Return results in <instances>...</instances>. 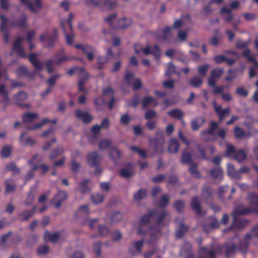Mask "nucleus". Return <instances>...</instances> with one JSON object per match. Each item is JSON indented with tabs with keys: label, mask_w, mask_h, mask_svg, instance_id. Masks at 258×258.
Listing matches in <instances>:
<instances>
[{
	"label": "nucleus",
	"mask_w": 258,
	"mask_h": 258,
	"mask_svg": "<svg viewBox=\"0 0 258 258\" xmlns=\"http://www.w3.org/2000/svg\"><path fill=\"white\" fill-rule=\"evenodd\" d=\"M247 200L250 204L249 208H246L243 205H240L235 208L232 215L233 216L232 227L234 226L236 228H241L242 227L237 225V223L238 222L240 223H243V221L236 219L235 215H245L258 212V196L253 193H250L247 196Z\"/></svg>",
	"instance_id": "nucleus-1"
},
{
	"label": "nucleus",
	"mask_w": 258,
	"mask_h": 258,
	"mask_svg": "<svg viewBox=\"0 0 258 258\" xmlns=\"http://www.w3.org/2000/svg\"><path fill=\"white\" fill-rule=\"evenodd\" d=\"M165 215V212H163L159 214L156 211L151 212L149 215H144L137 224L138 234L144 235L150 221L156 220L160 223L164 219Z\"/></svg>",
	"instance_id": "nucleus-2"
},
{
	"label": "nucleus",
	"mask_w": 258,
	"mask_h": 258,
	"mask_svg": "<svg viewBox=\"0 0 258 258\" xmlns=\"http://www.w3.org/2000/svg\"><path fill=\"white\" fill-rule=\"evenodd\" d=\"M0 18L2 21L0 29L3 31H6L14 27H23L26 25L27 21V17L24 15L22 16L21 20L17 23L10 21L8 18L4 15H1Z\"/></svg>",
	"instance_id": "nucleus-3"
},
{
	"label": "nucleus",
	"mask_w": 258,
	"mask_h": 258,
	"mask_svg": "<svg viewBox=\"0 0 258 258\" xmlns=\"http://www.w3.org/2000/svg\"><path fill=\"white\" fill-rule=\"evenodd\" d=\"M41 157L40 155H35L34 156L32 159L29 161V163L32 168V170L29 171L26 174V180H28L33 177L34 175V171L36 170L37 168H40L42 171L45 173L48 171L49 167L46 164H41L39 166H38V162L40 161Z\"/></svg>",
	"instance_id": "nucleus-4"
},
{
	"label": "nucleus",
	"mask_w": 258,
	"mask_h": 258,
	"mask_svg": "<svg viewBox=\"0 0 258 258\" xmlns=\"http://www.w3.org/2000/svg\"><path fill=\"white\" fill-rule=\"evenodd\" d=\"M75 47L81 50L89 61H92L98 55L97 49L87 44H77L75 45Z\"/></svg>",
	"instance_id": "nucleus-5"
},
{
	"label": "nucleus",
	"mask_w": 258,
	"mask_h": 258,
	"mask_svg": "<svg viewBox=\"0 0 258 258\" xmlns=\"http://www.w3.org/2000/svg\"><path fill=\"white\" fill-rule=\"evenodd\" d=\"M135 51L138 54L141 52L146 55L152 53L156 58L161 55V51L157 45H155L152 49L150 46H148L146 48H143L140 44H136L135 45Z\"/></svg>",
	"instance_id": "nucleus-6"
},
{
	"label": "nucleus",
	"mask_w": 258,
	"mask_h": 258,
	"mask_svg": "<svg viewBox=\"0 0 258 258\" xmlns=\"http://www.w3.org/2000/svg\"><path fill=\"white\" fill-rule=\"evenodd\" d=\"M21 4L27 7L32 12L37 13L42 8V0H20Z\"/></svg>",
	"instance_id": "nucleus-7"
},
{
	"label": "nucleus",
	"mask_w": 258,
	"mask_h": 258,
	"mask_svg": "<svg viewBox=\"0 0 258 258\" xmlns=\"http://www.w3.org/2000/svg\"><path fill=\"white\" fill-rule=\"evenodd\" d=\"M212 104L220 121L229 115L230 110L228 107L223 109L221 105L217 104L215 101L213 102Z\"/></svg>",
	"instance_id": "nucleus-8"
},
{
	"label": "nucleus",
	"mask_w": 258,
	"mask_h": 258,
	"mask_svg": "<svg viewBox=\"0 0 258 258\" xmlns=\"http://www.w3.org/2000/svg\"><path fill=\"white\" fill-rule=\"evenodd\" d=\"M125 81L128 84H132L134 90H138L141 87V81L135 77L132 73L127 74L125 76Z\"/></svg>",
	"instance_id": "nucleus-9"
},
{
	"label": "nucleus",
	"mask_w": 258,
	"mask_h": 258,
	"mask_svg": "<svg viewBox=\"0 0 258 258\" xmlns=\"http://www.w3.org/2000/svg\"><path fill=\"white\" fill-rule=\"evenodd\" d=\"M223 70L222 68H218L213 70L211 72V76L208 79V85L214 86L218 79L223 74Z\"/></svg>",
	"instance_id": "nucleus-10"
},
{
	"label": "nucleus",
	"mask_w": 258,
	"mask_h": 258,
	"mask_svg": "<svg viewBox=\"0 0 258 258\" xmlns=\"http://www.w3.org/2000/svg\"><path fill=\"white\" fill-rule=\"evenodd\" d=\"M29 61L34 66L35 71L33 73L42 70L44 68V63L38 61L37 59V54L31 53L28 56Z\"/></svg>",
	"instance_id": "nucleus-11"
},
{
	"label": "nucleus",
	"mask_w": 258,
	"mask_h": 258,
	"mask_svg": "<svg viewBox=\"0 0 258 258\" xmlns=\"http://www.w3.org/2000/svg\"><path fill=\"white\" fill-rule=\"evenodd\" d=\"M101 157L96 152L88 153L87 157V162L90 167H94L97 165Z\"/></svg>",
	"instance_id": "nucleus-12"
},
{
	"label": "nucleus",
	"mask_w": 258,
	"mask_h": 258,
	"mask_svg": "<svg viewBox=\"0 0 258 258\" xmlns=\"http://www.w3.org/2000/svg\"><path fill=\"white\" fill-rule=\"evenodd\" d=\"M24 40V38L19 37L17 38L14 42L13 46L14 48L18 55H20L23 57L26 56V54L25 53L24 50L21 46V43Z\"/></svg>",
	"instance_id": "nucleus-13"
},
{
	"label": "nucleus",
	"mask_w": 258,
	"mask_h": 258,
	"mask_svg": "<svg viewBox=\"0 0 258 258\" xmlns=\"http://www.w3.org/2000/svg\"><path fill=\"white\" fill-rule=\"evenodd\" d=\"M67 58L66 57H61L58 58H55V59L52 61L51 60H48L46 62V66L47 68V71L49 73H51L54 71L53 69V66L54 64L59 65L61 62L65 60H67Z\"/></svg>",
	"instance_id": "nucleus-14"
},
{
	"label": "nucleus",
	"mask_w": 258,
	"mask_h": 258,
	"mask_svg": "<svg viewBox=\"0 0 258 258\" xmlns=\"http://www.w3.org/2000/svg\"><path fill=\"white\" fill-rule=\"evenodd\" d=\"M67 195L64 191H60L55 196L53 202L55 203L54 207L56 208L60 207L61 203L66 199Z\"/></svg>",
	"instance_id": "nucleus-15"
},
{
	"label": "nucleus",
	"mask_w": 258,
	"mask_h": 258,
	"mask_svg": "<svg viewBox=\"0 0 258 258\" xmlns=\"http://www.w3.org/2000/svg\"><path fill=\"white\" fill-rule=\"evenodd\" d=\"M75 114L78 118L82 120L85 123L90 122L93 118L91 115L87 112L80 110H77Z\"/></svg>",
	"instance_id": "nucleus-16"
},
{
	"label": "nucleus",
	"mask_w": 258,
	"mask_h": 258,
	"mask_svg": "<svg viewBox=\"0 0 258 258\" xmlns=\"http://www.w3.org/2000/svg\"><path fill=\"white\" fill-rule=\"evenodd\" d=\"M132 23L130 19L122 18L117 19L115 28H125L130 26Z\"/></svg>",
	"instance_id": "nucleus-17"
},
{
	"label": "nucleus",
	"mask_w": 258,
	"mask_h": 258,
	"mask_svg": "<svg viewBox=\"0 0 258 258\" xmlns=\"http://www.w3.org/2000/svg\"><path fill=\"white\" fill-rule=\"evenodd\" d=\"M90 213L88 206L87 205L81 206L75 213L76 218H81L88 215Z\"/></svg>",
	"instance_id": "nucleus-18"
},
{
	"label": "nucleus",
	"mask_w": 258,
	"mask_h": 258,
	"mask_svg": "<svg viewBox=\"0 0 258 258\" xmlns=\"http://www.w3.org/2000/svg\"><path fill=\"white\" fill-rule=\"evenodd\" d=\"M143 245L142 240L135 241L132 244V247L130 249V252L133 254H137L141 251Z\"/></svg>",
	"instance_id": "nucleus-19"
},
{
	"label": "nucleus",
	"mask_w": 258,
	"mask_h": 258,
	"mask_svg": "<svg viewBox=\"0 0 258 258\" xmlns=\"http://www.w3.org/2000/svg\"><path fill=\"white\" fill-rule=\"evenodd\" d=\"M20 143L24 145H32L35 143L34 139L31 137L27 136L25 133H23L20 138Z\"/></svg>",
	"instance_id": "nucleus-20"
},
{
	"label": "nucleus",
	"mask_w": 258,
	"mask_h": 258,
	"mask_svg": "<svg viewBox=\"0 0 258 258\" xmlns=\"http://www.w3.org/2000/svg\"><path fill=\"white\" fill-rule=\"evenodd\" d=\"M200 258H215L213 250L203 247L200 252Z\"/></svg>",
	"instance_id": "nucleus-21"
},
{
	"label": "nucleus",
	"mask_w": 258,
	"mask_h": 258,
	"mask_svg": "<svg viewBox=\"0 0 258 258\" xmlns=\"http://www.w3.org/2000/svg\"><path fill=\"white\" fill-rule=\"evenodd\" d=\"M205 122L203 117H199L193 119L191 122V127L194 131H197Z\"/></svg>",
	"instance_id": "nucleus-22"
},
{
	"label": "nucleus",
	"mask_w": 258,
	"mask_h": 258,
	"mask_svg": "<svg viewBox=\"0 0 258 258\" xmlns=\"http://www.w3.org/2000/svg\"><path fill=\"white\" fill-rule=\"evenodd\" d=\"M228 175L234 178H240V176L238 170H235L233 165L228 164L227 166Z\"/></svg>",
	"instance_id": "nucleus-23"
},
{
	"label": "nucleus",
	"mask_w": 258,
	"mask_h": 258,
	"mask_svg": "<svg viewBox=\"0 0 258 258\" xmlns=\"http://www.w3.org/2000/svg\"><path fill=\"white\" fill-rule=\"evenodd\" d=\"M179 148V144L174 139H171L169 140L168 146V150L171 153H176Z\"/></svg>",
	"instance_id": "nucleus-24"
},
{
	"label": "nucleus",
	"mask_w": 258,
	"mask_h": 258,
	"mask_svg": "<svg viewBox=\"0 0 258 258\" xmlns=\"http://www.w3.org/2000/svg\"><path fill=\"white\" fill-rule=\"evenodd\" d=\"M211 175L213 178L220 181L223 178V173L220 167H217L211 170Z\"/></svg>",
	"instance_id": "nucleus-25"
},
{
	"label": "nucleus",
	"mask_w": 258,
	"mask_h": 258,
	"mask_svg": "<svg viewBox=\"0 0 258 258\" xmlns=\"http://www.w3.org/2000/svg\"><path fill=\"white\" fill-rule=\"evenodd\" d=\"M57 120L56 119L53 120H50L47 118H45L42 121L39 123L36 124L35 125L30 127L28 128L29 130H35L41 128L45 124L47 123H51L53 124L56 123Z\"/></svg>",
	"instance_id": "nucleus-26"
},
{
	"label": "nucleus",
	"mask_w": 258,
	"mask_h": 258,
	"mask_svg": "<svg viewBox=\"0 0 258 258\" xmlns=\"http://www.w3.org/2000/svg\"><path fill=\"white\" fill-rule=\"evenodd\" d=\"M247 153L243 150H237V152L232 157L235 159L237 162L241 163L243 162L246 158Z\"/></svg>",
	"instance_id": "nucleus-27"
},
{
	"label": "nucleus",
	"mask_w": 258,
	"mask_h": 258,
	"mask_svg": "<svg viewBox=\"0 0 258 258\" xmlns=\"http://www.w3.org/2000/svg\"><path fill=\"white\" fill-rule=\"evenodd\" d=\"M59 238L58 233H50L48 231L45 232L44 239L45 241H50L52 242H56Z\"/></svg>",
	"instance_id": "nucleus-28"
},
{
	"label": "nucleus",
	"mask_w": 258,
	"mask_h": 258,
	"mask_svg": "<svg viewBox=\"0 0 258 258\" xmlns=\"http://www.w3.org/2000/svg\"><path fill=\"white\" fill-rule=\"evenodd\" d=\"M35 211V207L33 208L32 210H27L24 211L19 215V218L22 221H27L34 214Z\"/></svg>",
	"instance_id": "nucleus-29"
},
{
	"label": "nucleus",
	"mask_w": 258,
	"mask_h": 258,
	"mask_svg": "<svg viewBox=\"0 0 258 258\" xmlns=\"http://www.w3.org/2000/svg\"><path fill=\"white\" fill-rule=\"evenodd\" d=\"M120 175L124 178H127L134 174V169L132 165H130L128 168H122L120 172Z\"/></svg>",
	"instance_id": "nucleus-30"
},
{
	"label": "nucleus",
	"mask_w": 258,
	"mask_h": 258,
	"mask_svg": "<svg viewBox=\"0 0 258 258\" xmlns=\"http://www.w3.org/2000/svg\"><path fill=\"white\" fill-rule=\"evenodd\" d=\"M156 138L155 141L161 146V150H162L164 144L165 143V140L163 138V132L160 129H158L156 132Z\"/></svg>",
	"instance_id": "nucleus-31"
},
{
	"label": "nucleus",
	"mask_w": 258,
	"mask_h": 258,
	"mask_svg": "<svg viewBox=\"0 0 258 258\" xmlns=\"http://www.w3.org/2000/svg\"><path fill=\"white\" fill-rule=\"evenodd\" d=\"M219 125L215 121H211L210 125V128L208 131H204L202 133V136L209 135L210 136H214L216 129L217 128Z\"/></svg>",
	"instance_id": "nucleus-32"
},
{
	"label": "nucleus",
	"mask_w": 258,
	"mask_h": 258,
	"mask_svg": "<svg viewBox=\"0 0 258 258\" xmlns=\"http://www.w3.org/2000/svg\"><path fill=\"white\" fill-rule=\"evenodd\" d=\"M38 118V115L34 113H27L23 116V121L25 123H31Z\"/></svg>",
	"instance_id": "nucleus-33"
},
{
	"label": "nucleus",
	"mask_w": 258,
	"mask_h": 258,
	"mask_svg": "<svg viewBox=\"0 0 258 258\" xmlns=\"http://www.w3.org/2000/svg\"><path fill=\"white\" fill-rule=\"evenodd\" d=\"M142 104L144 107H148L151 106H156L157 105L156 100L153 97H146L144 98L142 101Z\"/></svg>",
	"instance_id": "nucleus-34"
},
{
	"label": "nucleus",
	"mask_w": 258,
	"mask_h": 258,
	"mask_svg": "<svg viewBox=\"0 0 258 258\" xmlns=\"http://www.w3.org/2000/svg\"><path fill=\"white\" fill-rule=\"evenodd\" d=\"M117 19L118 18H116V15L115 14L109 15L104 18L105 21L108 23L109 26L113 28H115V25L116 24Z\"/></svg>",
	"instance_id": "nucleus-35"
},
{
	"label": "nucleus",
	"mask_w": 258,
	"mask_h": 258,
	"mask_svg": "<svg viewBox=\"0 0 258 258\" xmlns=\"http://www.w3.org/2000/svg\"><path fill=\"white\" fill-rule=\"evenodd\" d=\"M147 233L149 235L151 238V239L149 241V243H151L159 236L160 231L159 229L151 228L148 230Z\"/></svg>",
	"instance_id": "nucleus-36"
},
{
	"label": "nucleus",
	"mask_w": 258,
	"mask_h": 258,
	"mask_svg": "<svg viewBox=\"0 0 258 258\" xmlns=\"http://www.w3.org/2000/svg\"><path fill=\"white\" fill-rule=\"evenodd\" d=\"M226 155L228 157H233L234 155L237 152V150H235L234 146L230 144L227 143L226 146Z\"/></svg>",
	"instance_id": "nucleus-37"
},
{
	"label": "nucleus",
	"mask_w": 258,
	"mask_h": 258,
	"mask_svg": "<svg viewBox=\"0 0 258 258\" xmlns=\"http://www.w3.org/2000/svg\"><path fill=\"white\" fill-rule=\"evenodd\" d=\"M91 200L94 204H99L104 200V196L101 194H94L91 196Z\"/></svg>",
	"instance_id": "nucleus-38"
},
{
	"label": "nucleus",
	"mask_w": 258,
	"mask_h": 258,
	"mask_svg": "<svg viewBox=\"0 0 258 258\" xmlns=\"http://www.w3.org/2000/svg\"><path fill=\"white\" fill-rule=\"evenodd\" d=\"M64 152V150L62 147H59L53 150L49 155V158L52 160L57 156L62 154Z\"/></svg>",
	"instance_id": "nucleus-39"
},
{
	"label": "nucleus",
	"mask_w": 258,
	"mask_h": 258,
	"mask_svg": "<svg viewBox=\"0 0 258 258\" xmlns=\"http://www.w3.org/2000/svg\"><path fill=\"white\" fill-rule=\"evenodd\" d=\"M191 205L193 209L198 214L201 213V207L199 204V200L197 198L195 197L192 198L191 202Z\"/></svg>",
	"instance_id": "nucleus-40"
},
{
	"label": "nucleus",
	"mask_w": 258,
	"mask_h": 258,
	"mask_svg": "<svg viewBox=\"0 0 258 258\" xmlns=\"http://www.w3.org/2000/svg\"><path fill=\"white\" fill-rule=\"evenodd\" d=\"M166 75H170L172 74H176L178 76L180 75V73L176 71L175 67L171 63L169 62L167 66V70L165 72Z\"/></svg>",
	"instance_id": "nucleus-41"
},
{
	"label": "nucleus",
	"mask_w": 258,
	"mask_h": 258,
	"mask_svg": "<svg viewBox=\"0 0 258 258\" xmlns=\"http://www.w3.org/2000/svg\"><path fill=\"white\" fill-rule=\"evenodd\" d=\"M168 114L172 117L180 118L183 115V113L179 109H173L168 112Z\"/></svg>",
	"instance_id": "nucleus-42"
},
{
	"label": "nucleus",
	"mask_w": 258,
	"mask_h": 258,
	"mask_svg": "<svg viewBox=\"0 0 258 258\" xmlns=\"http://www.w3.org/2000/svg\"><path fill=\"white\" fill-rule=\"evenodd\" d=\"M0 95L4 96V102L7 103L9 100V93L5 85H0Z\"/></svg>",
	"instance_id": "nucleus-43"
},
{
	"label": "nucleus",
	"mask_w": 258,
	"mask_h": 258,
	"mask_svg": "<svg viewBox=\"0 0 258 258\" xmlns=\"http://www.w3.org/2000/svg\"><path fill=\"white\" fill-rule=\"evenodd\" d=\"M12 150L11 146L8 145L4 146L1 150L2 156L4 158H8L11 155Z\"/></svg>",
	"instance_id": "nucleus-44"
},
{
	"label": "nucleus",
	"mask_w": 258,
	"mask_h": 258,
	"mask_svg": "<svg viewBox=\"0 0 258 258\" xmlns=\"http://www.w3.org/2000/svg\"><path fill=\"white\" fill-rule=\"evenodd\" d=\"M116 6V3L111 0H105L104 2V10H110L113 9Z\"/></svg>",
	"instance_id": "nucleus-45"
},
{
	"label": "nucleus",
	"mask_w": 258,
	"mask_h": 258,
	"mask_svg": "<svg viewBox=\"0 0 258 258\" xmlns=\"http://www.w3.org/2000/svg\"><path fill=\"white\" fill-rule=\"evenodd\" d=\"M15 187L13 184V182L10 179L6 181V193H11L14 191Z\"/></svg>",
	"instance_id": "nucleus-46"
},
{
	"label": "nucleus",
	"mask_w": 258,
	"mask_h": 258,
	"mask_svg": "<svg viewBox=\"0 0 258 258\" xmlns=\"http://www.w3.org/2000/svg\"><path fill=\"white\" fill-rule=\"evenodd\" d=\"M111 144V141L108 139H103L100 141L99 144V148L101 150L108 148Z\"/></svg>",
	"instance_id": "nucleus-47"
},
{
	"label": "nucleus",
	"mask_w": 258,
	"mask_h": 258,
	"mask_svg": "<svg viewBox=\"0 0 258 258\" xmlns=\"http://www.w3.org/2000/svg\"><path fill=\"white\" fill-rule=\"evenodd\" d=\"M243 55L249 61H253L255 66H258V62L253 58V55L250 54V50L249 49H246L243 52Z\"/></svg>",
	"instance_id": "nucleus-48"
},
{
	"label": "nucleus",
	"mask_w": 258,
	"mask_h": 258,
	"mask_svg": "<svg viewBox=\"0 0 258 258\" xmlns=\"http://www.w3.org/2000/svg\"><path fill=\"white\" fill-rule=\"evenodd\" d=\"M109 155L112 160H116L120 157V153L115 148H112L109 151Z\"/></svg>",
	"instance_id": "nucleus-49"
},
{
	"label": "nucleus",
	"mask_w": 258,
	"mask_h": 258,
	"mask_svg": "<svg viewBox=\"0 0 258 258\" xmlns=\"http://www.w3.org/2000/svg\"><path fill=\"white\" fill-rule=\"evenodd\" d=\"M203 83V80L201 78L199 77H194L191 79L190 83L194 87H198L201 85Z\"/></svg>",
	"instance_id": "nucleus-50"
},
{
	"label": "nucleus",
	"mask_w": 258,
	"mask_h": 258,
	"mask_svg": "<svg viewBox=\"0 0 258 258\" xmlns=\"http://www.w3.org/2000/svg\"><path fill=\"white\" fill-rule=\"evenodd\" d=\"M222 35L218 32H217L216 35L214 36L210 41V43L214 46H217L219 41L222 39Z\"/></svg>",
	"instance_id": "nucleus-51"
},
{
	"label": "nucleus",
	"mask_w": 258,
	"mask_h": 258,
	"mask_svg": "<svg viewBox=\"0 0 258 258\" xmlns=\"http://www.w3.org/2000/svg\"><path fill=\"white\" fill-rule=\"evenodd\" d=\"M27 94L24 92H20L18 94L15 95L14 98L15 100L20 102L25 101L27 98Z\"/></svg>",
	"instance_id": "nucleus-52"
},
{
	"label": "nucleus",
	"mask_w": 258,
	"mask_h": 258,
	"mask_svg": "<svg viewBox=\"0 0 258 258\" xmlns=\"http://www.w3.org/2000/svg\"><path fill=\"white\" fill-rule=\"evenodd\" d=\"M171 28L168 27L165 28L163 30L159 32L160 35L163 36V39H168L171 36Z\"/></svg>",
	"instance_id": "nucleus-53"
},
{
	"label": "nucleus",
	"mask_w": 258,
	"mask_h": 258,
	"mask_svg": "<svg viewBox=\"0 0 258 258\" xmlns=\"http://www.w3.org/2000/svg\"><path fill=\"white\" fill-rule=\"evenodd\" d=\"M130 149L134 152L138 153L141 156L145 158L146 156L145 151L137 146H131Z\"/></svg>",
	"instance_id": "nucleus-54"
},
{
	"label": "nucleus",
	"mask_w": 258,
	"mask_h": 258,
	"mask_svg": "<svg viewBox=\"0 0 258 258\" xmlns=\"http://www.w3.org/2000/svg\"><path fill=\"white\" fill-rule=\"evenodd\" d=\"M182 162L184 164H189L191 163V155L186 151L183 152L182 156Z\"/></svg>",
	"instance_id": "nucleus-55"
},
{
	"label": "nucleus",
	"mask_w": 258,
	"mask_h": 258,
	"mask_svg": "<svg viewBox=\"0 0 258 258\" xmlns=\"http://www.w3.org/2000/svg\"><path fill=\"white\" fill-rule=\"evenodd\" d=\"M235 137L237 139H240L245 136L243 131L239 127H235L234 130Z\"/></svg>",
	"instance_id": "nucleus-56"
},
{
	"label": "nucleus",
	"mask_w": 258,
	"mask_h": 258,
	"mask_svg": "<svg viewBox=\"0 0 258 258\" xmlns=\"http://www.w3.org/2000/svg\"><path fill=\"white\" fill-rule=\"evenodd\" d=\"M146 195V192L145 190L140 189L134 195V199L136 201H140Z\"/></svg>",
	"instance_id": "nucleus-57"
},
{
	"label": "nucleus",
	"mask_w": 258,
	"mask_h": 258,
	"mask_svg": "<svg viewBox=\"0 0 258 258\" xmlns=\"http://www.w3.org/2000/svg\"><path fill=\"white\" fill-rule=\"evenodd\" d=\"M88 182L89 180L88 179H85L80 184L79 188L82 192H87L89 190L90 188L87 185Z\"/></svg>",
	"instance_id": "nucleus-58"
},
{
	"label": "nucleus",
	"mask_w": 258,
	"mask_h": 258,
	"mask_svg": "<svg viewBox=\"0 0 258 258\" xmlns=\"http://www.w3.org/2000/svg\"><path fill=\"white\" fill-rule=\"evenodd\" d=\"M209 68L210 65L208 64L200 66L198 69L199 74L202 76H205Z\"/></svg>",
	"instance_id": "nucleus-59"
},
{
	"label": "nucleus",
	"mask_w": 258,
	"mask_h": 258,
	"mask_svg": "<svg viewBox=\"0 0 258 258\" xmlns=\"http://www.w3.org/2000/svg\"><path fill=\"white\" fill-rule=\"evenodd\" d=\"M98 231L101 236H105L108 234L109 230L104 225H100L98 228Z\"/></svg>",
	"instance_id": "nucleus-60"
},
{
	"label": "nucleus",
	"mask_w": 258,
	"mask_h": 258,
	"mask_svg": "<svg viewBox=\"0 0 258 258\" xmlns=\"http://www.w3.org/2000/svg\"><path fill=\"white\" fill-rule=\"evenodd\" d=\"M186 230L187 227L185 225L181 224L179 226V229L175 232L176 236L177 238L181 237L183 232H185Z\"/></svg>",
	"instance_id": "nucleus-61"
},
{
	"label": "nucleus",
	"mask_w": 258,
	"mask_h": 258,
	"mask_svg": "<svg viewBox=\"0 0 258 258\" xmlns=\"http://www.w3.org/2000/svg\"><path fill=\"white\" fill-rule=\"evenodd\" d=\"M16 73L18 76L22 77L27 74V71L25 67L22 66L18 68Z\"/></svg>",
	"instance_id": "nucleus-62"
},
{
	"label": "nucleus",
	"mask_w": 258,
	"mask_h": 258,
	"mask_svg": "<svg viewBox=\"0 0 258 258\" xmlns=\"http://www.w3.org/2000/svg\"><path fill=\"white\" fill-rule=\"evenodd\" d=\"M6 167L8 170L12 171L14 174L19 173V169L13 163L9 164Z\"/></svg>",
	"instance_id": "nucleus-63"
},
{
	"label": "nucleus",
	"mask_w": 258,
	"mask_h": 258,
	"mask_svg": "<svg viewBox=\"0 0 258 258\" xmlns=\"http://www.w3.org/2000/svg\"><path fill=\"white\" fill-rule=\"evenodd\" d=\"M131 120L130 117L127 114H123L121 116L120 123L122 124H127Z\"/></svg>",
	"instance_id": "nucleus-64"
}]
</instances>
